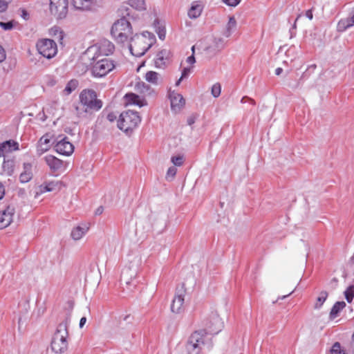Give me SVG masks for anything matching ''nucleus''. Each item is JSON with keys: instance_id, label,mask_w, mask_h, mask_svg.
<instances>
[{"instance_id": "1", "label": "nucleus", "mask_w": 354, "mask_h": 354, "mask_svg": "<svg viewBox=\"0 0 354 354\" xmlns=\"http://www.w3.org/2000/svg\"><path fill=\"white\" fill-rule=\"evenodd\" d=\"M149 32H143L142 35H135L131 37L129 50L131 54L136 57L142 56L153 42V37Z\"/></svg>"}, {"instance_id": "2", "label": "nucleus", "mask_w": 354, "mask_h": 354, "mask_svg": "<svg viewBox=\"0 0 354 354\" xmlns=\"http://www.w3.org/2000/svg\"><path fill=\"white\" fill-rule=\"evenodd\" d=\"M68 321L66 320L60 323L55 333L52 342H51V349L56 353H63L68 348Z\"/></svg>"}, {"instance_id": "3", "label": "nucleus", "mask_w": 354, "mask_h": 354, "mask_svg": "<svg viewBox=\"0 0 354 354\" xmlns=\"http://www.w3.org/2000/svg\"><path fill=\"white\" fill-rule=\"evenodd\" d=\"M132 28L125 17L118 19L112 26L111 35L118 43L123 44L132 37Z\"/></svg>"}, {"instance_id": "4", "label": "nucleus", "mask_w": 354, "mask_h": 354, "mask_svg": "<svg viewBox=\"0 0 354 354\" xmlns=\"http://www.w3.org/2000/svg\"><path fill=\"white\" fill-rule=\"evenodd\" d=\"M80 100L85 112L97 111L102 106V101L97 99L96 93L91 89L83 90L80 95Z\"/></svg>"}, {"instance_id": "5", "label": "nucleus", "mask_w": 354, "mask_h": 354, "mask_svg": "<svg viewBox=\"0 0 354 354\" xmlns=\"http://www.w3.org/2000/svg\"><path fill=\"white\" fill-rule=\"evenodd\" d=\"M141 119L137 112L127 111L120 114L118 121V127L122 131L128 132L136 128Z\"/></svg>"}, {"instance_id": "6", "label": "nucleus", "mask_w": 354, "mask_h": 354, "mask_svg": "<svg viewBox=\"0 0 354 354\" xmlns=\"http://www.w3.org/2000/svg\"><path fill=\"white\" fill-rule=\"evenodd\" d=\"M203 330H197L192 334L186 346L187 354H201L204 345Z\"/></svg>"}, {"instance_id": "7", "label": "nucleus", "mask_w": 354, "mask_h": 354, "mask_svg": "<svg viewBox=\"0 0 354 354\" xmlns=\"http://www.w3.org/2000/svg\"><path fill=\"white\" fill-rule=\"evenodd\" d=\"M50 13L57 19L66 18L68 11V0H49Z\"/></svg>"}, {"instance_id": "8", "label": "nucleus", "mask_w": 354, "mask_h": 354, "mask_svg": "<svg viewBox=\"0 0 354 354\" xmlns=\"http://www.w3.org/2000/svg\"><path fill=\"white\" fill-rule=\"evenodd\" d=\"M37 49L41 55L48 59L53 57L57 52L56 43L50 39L39 40L37 43Z\"/></svg>"}, {"instance_id": "9", "label": "nucleus", "mask_w": 354, "mask_h": 354, "mask_svg": "<svg viewBox=\"0 0 354 354\" xmlns=\"http://www.w3.org/2000/svg\"><path fill=\"white\" fill-rule=\"evenodd\" d=\"M115 68L112 60L103 59L95 62L92 67V74L94 77H102L107 75Z\"/></svg>"}, {"instance_id": "10", "label": "nucleus", "mask_w": 354, "mask_h": 354, "mask_svg": "<svg viewBox=\"0 0 354 354\" xmlns=\"http://www.w3.org/2000/svg\"><path fill=\"white\" fill-rule=\"evenodd\" d=\"M205 329L203 330V337L206 334H217L223 328V322L216 314L212 315L208 319L204 321Z\"/></svg>"}, {"instance_id": "11", "label": "nucleus", "mask_w": 354, "mask_h": 354, "mask_svg": "<svg viewBox=\"0 0 354 354\" xmlns=\"http://www.w3.org/2000/svg\"><path fill=\"white\" fill-rule=\"evenodd\" d=\"M140 260L135 257L133 262L130 263V265L126 266L122 271L121 281L126 284H129L131 280L134 279L138 272V268Z\"/></svg>"}, {"instance_id": "12", "label": "nucleus", "mask_w": 354, "mask_h": 354, "mask_svg": "<svg viewBox=\"0 0 354 354\" xmlns=\"http://www.w3.org/2000/svg\"><path fill=\"white\" fill-rule=\"evenodd\" d=\"M185 293L186 290L183 286L176 289L175 297L171 305V310L173 313H180L183 311Z\"/></svg>"}, {"instance_id": "13", "label": "nucleus", "mask_w": 354, "mask_h": 354, "mask_svg": "<svg viewBox=\"0 0 354 354\" xmlns=\"http://www.w3.org/2000/svg\"><path fill=\"white\" fill-rule=\"evenodd\" d=\"M172 54L169 49L162 48L156 55L154 64L156 68H165L171 61Z\"/></svg>"}, {"instance_id": "14", "label": "nucleus", "mask_w": 354, "mask_h": 354, "mask_svg": "<svg viewBox=\"0 0 354 354\" xmlns=\"http://www.w3.org/2000/svg\"><path fill=\"white\" fill-rule=\"evenodd\" d=\"M55 148L57 153L64 156H70L74 151L73 145L68 140L66 137L57 140Z\"/></svg>"}, {"instance_id": "15", "label": "nucleus", "mask_w": 354, "mask_h": 354, "mask_svg": "<svg viewBox=\"0 0 354 354\" xmlns=\"http://www.w3.org/2000/svg\"><path fill=\"white\" fill-rule=\"evenodd\" d=\"M14 209L8 207L6 209L0 212V230L8 227L12 221Z\"/></svg>"}, {"instance_id": "16", "label": "nucleus", "mask_w": 354, "mask_h": 354, "mask_svg": "<svg viewBox=\"0 0 354 354\" xmlns=\"http://www.w3.org/2000/svg\"><path fill=\"white\" fill-rule=\"evenodd\" d=\"M169 98L171 109L175 111H178L185 103L183 97L180 94L174 91L169 94Z\"/></svg>"}, {"instance_id": "17", "label": "nucleus", "mask_w": 354, "mask_h": 354, "mask_svg": "<svg viewBox=\"0 0 354 354\" xmlns=\"http://www.w3.org/2000/svg\"><path fill=\"white\" fill-rule=\"evenodd\" d=\"M32 164L24 162L23 164V171L19 175V180L21 183L29 182L33 177Z\"/></svg>"}, {"instance_id": "18", "label": "nucleus", "mask_w": 354, "mask_h": 354, "mask_svg": "<svg viewBox=\"0 0 354 354\" xmlns=\"http://www.w3.org/2000/svg\"><path fill=\"white\" fill-rule=\"evenodd\" d=\"M354 26V8L347 18L342 19L337 24V29L339 32H343L347 28Z\"/></svg>"}, {"instance_id": "19", "label": "nucleus", "mask_w": 354, "mask_h": 354, "mask_svg": "<svg viewBox=\"0 0 354 354\" xmlns=\"http://www.w3.org/2000/svg\"><path fill=\"white\" fill-rule=\"evenodd\" d=\"M89 226L83 223L73 228L71 236L74 241L80 240L88 231Z\"/></svg>"}, {"instance_id": "20", "label": "nucleus", "mask_w": 354, "mask_h": 354, "mask_svg": "<svg viewBox=\"0 0 354 354\" xmlns=\"http://www.w3.org/2000/svg\"><path fill=\"white\" fill-rule=\"evenodd\" d=\"M61 182L59 181H50L44 183L39 187V194H44L47 192H53L55 190H59L61 188Z\"/></svg>"}, {"instance_id": "21", "label": "nucleus", "mask_w": 354, "mask_h": 354, "mask_svg": "<svg viewBox=\"0 0 354 354\" xmlns=\"http://www.w3.org/2000/svg\"><path fill=\"white\" fill-rule=\"evenodd\" d=\"M127 104H135L140 107L147 104L145 100L141 99L138 95L134 93H127L124 96Z\"/></svg>"}, {"instance_id": "22", "label": "nucleus", "mask_w": 354, "mask_h": 354, "mask_svg": "<svg viewBox=\"0 0 354 354\" xmlns=\"http://www.w3.org/2000/svg\"><path fill=\"white\" fill-rule=\"evenodd\" d=\"M50 140L48 135L42 136L39 140L37 151L39 156L47 151L50 148Z\"/></svg>"}, {"instance_id": "23", "label": "nucleus", "mask_w": 354, "mask_h": 354, "mask_svg": "<svg viewBox=\"0 0 354 354\" xmlns=\"http://www.w3.org/2000/svg\"><path fill=\"white\" fill-rule=\"evenodd\" d=\"M100 53L104 55H109L112 54L114 51V45L108 40H103L99 45Z\"/></svg>"}, {"instance_id": "24", "label": "nucleus", "mask_w": 354, "mask_h": 354, "mask_svg": "<svg viewBox=\"0 0 354 354\" xmlns=\"http://www.w3.org/2000/svg\"><path fill=\"white\" fill-rule=\"evenodd\" d=\"M203 10V6L198 1H194L188 10V16L191 19L198 17Z\"/></svg>"}, {"instance_id": "25", "label": "nucleus", "mask_w": 354, "mask_h": 354, "mask_svg": "<svg viewBox=\"0 0 354 354\" xmlns=\"http://www.w3.org/2000/svg\"><path fill=\"white\" fill-rule=\"evenodd\" d=\"M45 161L50 168L54 171L59 169L63 165V162L61 160L53 156H46Z\"/></svg>"}, {"instance_id": "26", "label": "nucleus", "mask_w": 354, "mask_h": 354, "mask_svg": "<svg viewBox=\"0 0 354 354\" xmlns=\"http://www.w3.org/2000/svg\"><path fill=\"white\" fill-rule=\"evenodd\" d=\"M0 148L2 149L3 153L17 150L19 149L18 142L10 140L0 143Z\"/></svg>"}, {"instance_id": "27", "label": "nucleus", "mask_w": 354, "mask_h": 354, "mask_svg": "<svg viewBox=\"0 0 354 354\" xmlns=\"http://www.w3.org/2000/svg\"><path fill=\"white\" fill-rule=\"evenodd\" d=\"M73 3L79 10H88L93 8L92 0H73Z\"/></svg>"}, {"instance_id": "28", "label": "nucleus", "mask_w": 354, "mask_h": 354, "mask_svg": "<svg viewBox=\"0 0 354 354\" xmlns=\"http://www.w3.org/2000/svg\"><path fill=\"white\" fill-rule=\"evenodd\" d=\"M3 171L8 176H11L13 174L15 169V161L14 160H4L3 163Z\"/></svg>"}, {"instance_id": "29", "label": "nucleus", "mask_w": 354, "mask_h": 354, "mask_svg": "<svg viewBox=\"0 0 354 354\" xmlns=\"http://www.w3.org/2000/svg\"><path fill=\"white\" fill-rule=\"evenodd\" d=\"M128 4L138 10H145L146 9L145 0H129Z\"/></svg>"}, {"instance_id": "30", "label": "nucleus", "mask_w": 354, "mask_h": 354, "mask_svg": "<svg viewBox=\"0 0 354 354\" xmlns=\"http://www.w3.org/2000/svg\"><path fill=\"white\" fill-rule=\"evenodd\" d=\"M160 75L154 71H149L145 74V80L153 84H158Z\"/></svg>"}, {"instance_id": "31", "label": "nucleus", "mask_w": 354, "mask_h": 354, "mask_svg": "<svg viewBox=\"0 0 354 354\" xmlns=\"http://www.w3.org/2000/svg\"><path fill=\"white\" fill-rule=\"evenodd\" d=\"M346 306V304L344 301H338L335 304V305L333 306L330 315L331 317L334 318L337 316L338 313L343 309Z\"/></svg>"}, {"instance_id": "32", "label": "nucleus", "mask_w": 354, "mask_h": 354, "mask_svg": "<svg viewBox=\"0 0 354 354\" xmlns=\"http://www.w3.org/2000/svg\"><path fill=\"white\" fill-rule=\"evenodd\" d=\"M78 86V82L75 80H71L66 84L64 92L66 95L71 94L73 91H75Z\"/></svg>"}, {"instance_id": "33", "label": "nucleus", "mask_w": 354, "mask_h": 354, "mask_svg": "<svg viewBox=\"0 0 354 354\" xmlns=\"http://www.w3.org/2000/svg\"><path fill=\"white\" fill-rule=\"evenodd\" d=\"M236 26V21L234 17H230L227 24L225 36L228 37L231 35L232 30L234 29Z\"/></svg>"}, {"instance_id": "34", "label": "nucleus", "mask_w": 354, "mask_h": 354, "mask_svg": "<svg viewBox=\"0 0 354 354\" xmlns=\"http://www.w3.org/2000/svg\"><path fill=\"white\" fill-rule=\"evenodd\" d=\"M328 297V293L326 292H322L319 297H317V302L315 303V308H320L323 303L325 301V300Z\"/></svg>"}, {"instance_id": "35", "label": "nucleus", "mask_w": 354, "mask_h": 354, "mask_svg": "<svg viewBox=\"0 0 354 354\" xmlns=\"http://www.w3.org/2000/svg\"><path fill=\"white\" fill-rule=\"evenodd\" d=\"M330 354H346L345 351L341 348L339 342H335L332 346Z\"/></svg>"}, {"instance_id": "36", "label": "nucleus", "mask_w": 354, "mask_h": 354, "mask_svg": "<svg viewBox=\"0 0 354 354\" xmlns=\"http://www.w3.org/2000/svg\"><path fill=\"white\" fill-rule=\"evenodd\" d=\"M17 24V23L15 21H14V20H12V21H8V22H2V21H1L0 22V27L2 29H3L4 30H10Z\"/></svg>"}, {"instance_id": "37", "label": "nucleus", "mask_w": 354, "mask_h": 354, "mask_svg": "<svg viewBox=\"0 0 354 354\" xmlns=\"http://www.w3.org/2000/svg\"><path fill=\"white\" fill-rule=\"evenodd\" d=\"M345 297L348 302H351L354 297V286H349L344 292Z\"/></svg>"}, {"instance_id": "38", "label": "nucleus", "mask_w": 354, "mask_h": 354, "mask_svg": "<svg viewBox=\"0 0 354 354\" xmlns=\"http://www.w3.org/2000/svg\"><path fill=\"white\" fill-rule=\"evenodd\" d=\"M221 86L219 83L214 84L212 87V95L214 97H218L221 95Z\"/></svg>"}, {"instance_id": "39", "label": "nucleus", "mask_w": 354, "mask_h": 354, "mask_svg": "<svg viewBox=\"0 0 354 354\" xmlns=\"http://www.w3.org/2000/svg\"><path fill=\"white\" fill-rule=\"evenodd\" d=\"M171 162L175 166H180L183 162V157L182 156H173L171 159Z\"/></svg>"}, {"instance_id": "40", "label": "nucleus", "mask_w": 354, "mask_h": 354, "mask_svg": "<svg viewBox=\"0 0 354 354\" xmlns=\"http://www.w3.org/2000/svg\"><path fill=\"white\" fill-rule=\"evenodd\" d=\"M176 171L177 169L175 167H169L167 170L166 178L167 179L173 178L175 176Z\"/></svg>"}, {"instance_id": "41", "label": "nucleus", "mask_w": 354, "mask_h": 354, "mask_svg": "<svg viewBox=\"0 0 354 354\" xmlns=\"http://www.w3.org/2000/svg\"><path fill=\"white\" fill-rule=\"evenodd\" d=\"M214 44L218 50H220L224 46V40L222 38H216L214 39Z\"/></svg>"}, {"instance_id": "42", "label": "nucleus", "mask_w": 354, "mask_h": 354, "mask_svg": "<svg viewBox=\"0 0 354 354\" xmlns=\"http://www.w3.org/2000/svg\"><path fill=\"white\" fill-rule=\"evenodd\" d=\"M120 322L122 321L123 322H126L127 323H131L133 319V317L130 315H122L120 317Z\"/></svg>"}, {"instance_id": "43", "label": "nucleus", "mask_w": 354, "mask_h": 354, "mask_svg": "<svg viewBox=\"0 0 354 354\" xmlns=\"http://www.w3.org/2000/svg\"><path fill=\"white\" fill-rule=\"evenodd\" d=\"M223 1L230 6H237L241 0H223Z\"/></svg>"}, {"instance_id": "44", "label": "nucleus", "mask_w": 354, "mask_h": 354, "mask_svg": "<svg viewBox=\"0 0 354 354\" xmlns=\"http://www.w3.org/2000/svg\"><path fill=\"white\" fill-rule=\"evenodd\" d=\"M190 73H191L190 68H185L182 72L181 79L187 77L189 76V75L190 74Z\"/></svg>"}, {"instance_id": "45", "label": "nucleus", "mask_w": 354, "mask_h": 354, "mask_svg": "<svg viewBox=\"0 0 354 354\" xmlns=\"http://www.w3.org/2000/svg\"><path fill=\"white\" fill-rule=\"evenodd\" d=\"M158 37L160 39L163 40L165 38V28H159L158 31Z\"/></svg>"}, {"instance_id": "46", "label": "nucleus", "mask_w": 354, "mask_h": 354, "mask_svg": "<svg viewBox=\"0 0 354 354\" xmlns=\"http://www.w3.org/2000/svg\"><path fill=\"white\" fill-rule=\"evenodd\" d=\"M8 4L3 0H0V12H3L7 9Z\"/></svg>"}, {"instance_id": "47", "label": "nucleus", "mask_w": 354, "mask_h": 354, "mask_svg": "<svg viewBox=\"0 0 354 354\" xmlns=\"http://www.w3.org/2000/svg\"><path fill=\"white\" fill-rule=\"evenodd\" d=\"M241 103H246L247 102H250L252 105L255 104V102L254 100L249 98L248 97H243L241 100Z\"/></svg>"}, {"instance_id": "48", "label": "nucleus", "mask_w": 354, "mask_h": 354, "mask_svg": "<svg viewBox=\"0 0 354 354\" xmlns=\"http://www.w3.org/2000/svg\"><path fill=\"white\" fill-rule=\"evenodd\" d=\"M186 62L189 64H194L196 62L195 57L194 55L188 57Z\"/></svg>"}, {"instance_id": "49", "label": "nucleus", "mask_w": 354, "mask_h": 354, "mask_svg": "<svg viewBox=\"0 0 354 354\" xmlns=\"http://www.w3.org/2000/svg\"><path fill=\"white\" fill-rule=\"evenodd\" d=\"M105 0H92L93 7L100 6Z\"/></svg>"}, {"instance_id": "50", "label": "nucleus", "mask_w": 354, "mask_h": 354, "mask_svg": "<svg viewBox=\"0 0 354 354\" xmlns=\"http://www.w3.org/2000/svg\"><path fill=\"white\" fill-rule=\"evenodd\" d=\"M4 193H5L4 187L1 184V183H0V199H1L3 197Z\"/></svg>"}, {"instance_id": "51", "label": "nucleus", "mask_w": 354, "mask_h": 354, "mask_svg": "<svg viewBox=\"0 0 354 354\" xmlns=\"http://www.w3.org/2000/svg\"><path fill=\"white\" fill-rule=\"evenodd\" d=\"M6 58V55L4 53L3 50L0 47V62L3 61Z\"/></svg>"}, {"instance_id": "52", "label": "nucleus", "mask_w": 354, "mask_h": 354, "mask_svg": "<svg viewBox=\"0 0 354 354\" xmlns=\"http://www.w3.org/2000/svg\"><path fill=\"white\" fill-rule=\"evenodd\" d=\"M306 16L310 19H313V15L312 12V10H308L306 12Z\"/></svg>"}, {"instance_id": "53", "label": "nucleus", "mask_w": 354, "mask_h": 354, "mask_svg": "<svg viewBox=\"0 0 354 354\" xmlns=\"http://www.w3.org/2000/svg\"><path fill=\"white\" fill-rule=\"evenodd\" d=\"M86 322V318L85 317H82L80 321V327L83 328Z\"/></svg>"}, {"instance_id": "54", "label": "nucleus", "mask_w": 354, "mask_h": 354, "mask_svg": "<svg viewBox=\"0 0 354 354\" xmlns=\"http://www.w3.org/2000/svg\"><path fill=\"white\" fill-rule=\"evenodd\" d=\"M116 117L113 114V113H110L107 116V118L109 119V121L112 122L115 120Z\"/></svg>"}, {"instance_id": "55", "label": "nucleus", "mask_w": 354, "mask_h": 354, "mask_svg": "<svg viewBox=\"0 0 354 354\" xmlns=\"http://www.w3.org/2000/svg\"><path fill=\"white\" fill-rule=\"evenodd\" d=\"M195 122V120L194 118L191 117V118H189L188 120H187V123L189 125H192V124H194Z\"/></svg>"}, {"instance_id": "56", "label": "nucleus", "mask_w": 354, "mask_h": 354, "mask_svg": "<svg viewBox=\"0 0 354 354\" xmlns=\"http://www.w3.org/2000/svg\"><path fill=\"white\" fill-rule=\"evenodd\" d=\"M283 70L281 68H277L276 70H275V74L277 75H281V73H282Z\"/></svg>"}, {"instance_id": "57", "label": "nucleus", "mask_w": 354, "mask_h": 354, "mask_svg": "<svg viewBox=\"0 0 354 354\" xmlns=\"http://www.w3.org/2000/svg\"><path fill=\"white\" fill-rule=\"evenodd\" d=\"M351 346H352L353 351L354 352V332H353V336H352Z\"/></svg>"}, {"instance_id": "58", "label": "nucleus", "mask_w": 354, "mask_h": 354, "mask_svg": "<svg viewBox=\"0 0 354 354\" xmlns=\"http://www.w3.org/2000/svg\"><path fill=\"white\" fill-rule=\"evenodd\" d=\"M102 212V207H100L97 209V212H96V214H101Z\"/></svg>"}, {"instance_id": "59", "label": "nucleus", "mask_w": 354, "mask_h": 354, "mask_svg": "<svg viewBox=\"0 0 354 354\" xmlns=\"http://www.w3.org/2000/svg\"><path fill=\"white\" fill-rule=\"evenodd\" d=\"M183 79H181V77H180V79L176 82V86H178L180 83V82L183 80Z\"/></svg>"}, {"instance_id": "60", "label": "nucleus", "mask_w": 354, "mask_h": 354, "mask_svg": "<svg viewBox=\"0 0 354 354\" xmlns=\"http://www.w3.org/2000/svg\"><path fill=\"white\" fill-rule=\"evenodd\" d=\"M192 55H194V52H195V46H193L192 47Z\"/></svg>"}, {"instance_id": "61", "label": "nucleus", "mask_w": 354, "mask_h": 354, "mask_svg": "<svg viewBox=\"0 0 354 354\" xmlns=\"http://www.w3.org/2000/svg\"><path fill=\"white\" fill-rule=\"evenodd\" d=\"M3 152H2V149L0 148V157H1V156H3Z\"/></svg>"}, {"instance_id": "62", "label": "nucleus", "mask_w": 354, "mask_h": 354, "mask_svg": "<svg viewBox=\"0 0 354 354\" xmlns=\"http://www.w3.org/2000/svg\"><path fill=\"white\" fill-rule=\"evenodd\" d=\"M310 67H312L313 68H316V65H312Z\"/></svg>"}, {"instance_id": "63", "label": "nucleus", "mask_w": 354, "mask_h": 354, "mask_svg": "<svg viewBox=\"0 0 354 354\" xmlns=\"http://www.w3.org/2000/svg\"><path fill=\"white\" fill-rule=\"evenodd\" d=\"M287 296L286 295H284L281 297L282 299H285Z\"/></svg>"}, {"instance_id": "64", "label": "nucleus", "mask_w": 354, "mask_h": 354, "mask_svg": "<svg viewBox=\"0 0 354 354\" xmlns=\"http://www.w3.org/2000/svg\"><path fill=\"white\" fill-rule=\"evenodd\" d=\"M70 304H71V307L73 308V303H70Z\"/></svg>"}]
</instances>
